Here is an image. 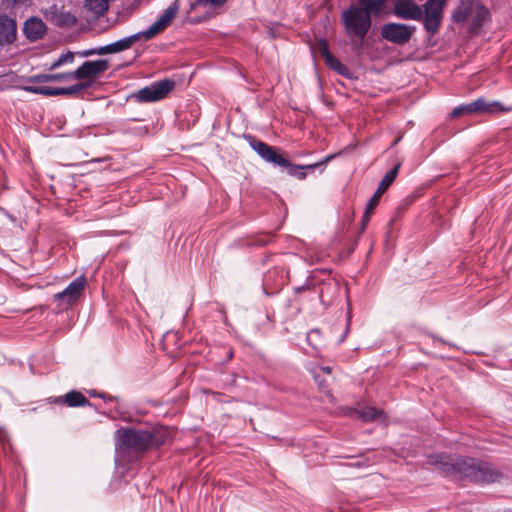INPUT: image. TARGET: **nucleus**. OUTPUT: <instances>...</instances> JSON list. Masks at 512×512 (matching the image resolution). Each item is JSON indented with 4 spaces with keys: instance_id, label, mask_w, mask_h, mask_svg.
Listing matches in <instances>:
<instances>
[{
    "instance_id": "4468645a",
    "label": "nucleus",
    "mask_w": 512,
    "mask_h": 512,
    "mask_svg": "<svg viewBox=\"0 0 512 512\" xmlns=\"http://www.w3.org/2000/svg\"><path fill=\"white\" fill-rule=\"evenodd\" d=\"M179 10V4L177 0H175L170 6H168L163 14L159 17L157 21H155L149 28L148 34L157 35L164 31L174 20Z\"/></svg>"
},
{
    "instance_id": "dca6fc26",
    "label": "nucleus",
    "mask_w": 512,
    "mask_h": 512,
    "mask_svg": "<svg viewBox=\"0 0 512 512\" xmlns=\"http://www.w3.org/2000/svg\"><path fill=\"white\" fill-rule=\"evenodd\" d=\"M53 403L65 404L73 408L91 406L90 401L81 392L76 390H71L64 396L54 398Z\"/></svg>"
},
{
    "instance_id": "58836bf2",
    "label": "nucleus",
    "mask_w": 512,
    "mask_h": 512,
    "mask_svg": "<svg viewBox=\"0 0 512 512\" xmlns=\"http://www.w3.org/2000/svg\"><path fill=\"white\" fill-rule=\"evenodd\" d=\"M0 445L3 447L4 451L6 450V445H9V436L3 429H0Z\"/></svg>"
},
{
    "instance_id": "2eb2a0df",
    "label": "nucleus",
    "mask_w": 512,
    "mask_h": 512,
    "mask_svg": "<svg viewBox=\"0 0 512 512\" xmlns=\"http://www.w3.org/2000/svg\"><path fill=\"white\" fill-rule=\"evenodd\" d=\"M400 163H397L392 167L382 178L377 190L372 195V197L369 199V208H375L382 196V194L392 185V183L395 181L399 170H400Z\"/></svg>"
},
{
    "instance_id": "4be33fe9",
    "label": "nucleus",
    "mask_w": 512,
    "mask_h": 512,
    "mask_svg": "<svg viewBox=\"0 0 512 512\" xmlns=\"http://www.w3.org/2000/svg\"><path fill=\"white\" fill-rule=\"evenodd\" d=\"M325 64L330 69H332L334 72H336L337 74H339L347 79L353 78V73L351 72V70L347 66H345L342 62H340L336 57H334V56L330 57L325 62Z\"/></svg>"
},
{
    "instance_id": "37998d69",
    "label": "nucleus",
    "mask_w": 512,
    "mask_h": 512,
    "mask_svg": "<svg viewBox=\"0 0 512 512\" xmlns=\"http://www.w3.org/2000/svg\"><path fill=\"white\" fill-rule=\"evenodd\" d=\"M92 396L93 397H99V398H102L104 400H109V401H112V400L116 399V397H112V396L107 398L104 393H95L94 392V393H92Z\"/></svg>"
},
{
    "instance_id": "39448f33",
    "label": "nucleus",
    "mask_w": 512,
    "mask_h": 512,
    "mask_svg": "<svg viewBox=\"0 0 512 512\" xmlns=\"http://www.w3.org/2000/svg\"><path fill=\"white\" fill-rule=\"evenodd\" d=\"M175 88V81L165 78L151 83L133 93L131 97L135 98L138 102H156L164 99Z\"/></svg>"
},
{
    "instance_id": "a211bd4d",
    "label": "nucleus",
    "mask_w": 512,
    "mask_h": 512,
    "mask_svg": "<svg viewBox=\"0 0 512 512\" xmlns=\"http://www.w3.org/2000/svg\"><path fill=\"white\" fill-rule=\"evenodd\" d=\"M91 85H92V81L89 80V81H80L70 87H49L48 96L76 95L80 91L90 88Z\"/></svg>"
},
{
    "instance_id": "20e7f679",
    "label": "nucleus",
    "mask_w": 512,
    "mask_h": 512,
    "mask_svg": "<svg viewBox=\"0 0 512 512\" xmlns=\"http://www.w3.org/2000/svg\"><path fill=\"white\" fill-rule=\"evenodd\" d=\"M510 111H512V105L504 106L499 101L488 102L484 98L480 97L470 103L462 104L458 107H455L452 110L450 116L452 118H456L463 114H483V113L494 114V113L510 112Z\"/></svg>"
},
{
    "instance_id": "9d476101",
    "label": "nucleus",
    "mask_w": 512,
    "mask_h": 512,
    "mask_svg": "<svg viewBox=\"0 0 512 512\" xmlns=\"http://www.w3.org/2000/svg\"><path fill=\"white\" fill-rule=\"evenodd\" d=\"M86 284L85 276L81 275L69 283V285L59 293L54 295L55 300H63L66 304H72L82 294Z\"/></svg>"
},
{
    "instance_id": "4c0bfd02",
    "label": "nucleus",
    "mask_w": 512,
    "mask_h": 512,
    "mask_svg": "<svg viewBox=\"0 0 512 512\" xmlns=\"http://www.w3.org/2000/svg\"><path fill=\"white\" fill-rule=\"evenodd\" d=\"M235 381H236L235 373L226 375L225 378L221 379L222 387L226 388L227 386H232V385H234Z\"/></svg>"
},
{
    "instance_id": "f8f14e48",
    "label": "nucleus",
    "mask_w": 512,
    "mask_h": 512,
    "mask_svg": "<svg viewBox=\"0 0 512 512\" xmlns=\"http://www.w3.org/2000/svg\"><path fill=\"white\" fill-rule=\"evenodd\" d=\"M17 40V23L6 14L0 15V47L10 46Z\"/></svg>"
},
{
    "instance_id": "ea45409f",
    "label": "nucleus",
    "mask_w": 512,
    "mask_h": 512,
    "mask_svg": "<svg viewBox=\"0 0 512 512\" xmlns=\"http://www.w3.org/2000/svg\"><path fill=\"white\" fill-rule=\"evenodd\" d=\"M110 44H107L105 46L96 47L94 48L95 55H105V54H111L110 50Z\"/></svg>"
},
{
    "instance_id": "412c9836",
    "label": "nucleus",
    "mask_w": 512,
    "mask_h": 512,
    "mask_svg": "<svg viewBox=\"0 0 512 512\" xmlns=\"http://www.w3.org/2000/svg\"><path fill=\"white\" fill-rule=\"evenodd\" d=\"M325 64L330 69H332L334 72H336L337 74H339L347 79L353 78V73L351 72V70L347 66H345L342 62H340L336 57H334V56L330 57L325 62Z\"/></svg>"
},
{
    "instance_id": "f3484780",
    "label": "nucleus",
    "mask_w": 512,
    "mask_h": 512,
    "mask_svg": "<svg viewBox=\"0 0 512 512\" xmlns=\"http://www.w3.org/2000/svg\"><path fill=\"white\" fill-rule=\"evenodd\" d=\"M479 2L475 0H460L458 6L452 13V19L456 23H464L472 16L474 9Z\"/></svg>"
},
{
    "instance_id": "e433bc0d",
    "label": "nucleus",
    "mask_w": 512,
    "mask_h": 512,
    "mask_svg": "<svg viewBox=\"0 0 512 512\" xmlns=\"http://www.w3.org/2000/svg\"><path fill=\"white\" fill-rule=\"evenodd\" d=\"M313 288H314V286H313L312 282L309 279H307L303 285L294 287L293 290H294L295 294H300L305 291H310Z\"/></svg>"
},
{
    "instance_id": "c756f323",
    "label": "nucleus",
    "mask_w": 512,
    "mask_h": 512,
    "mask_svg": "<svg viewBox=\"0 0 512 512\" xmlns=\"http://www.w3.org/2000/svg\"><path fill=\"white\" fill-rule=\"evenodd\" d=\"M334 158V155H327L325 158H323L321 161L319 162H316V163H313V164H308V165H302L303 167V171H313L315 168L317 167H322V170L325 168V166L327 165V163Z\"/></svg>"
},
{
    "instance_id": "6e6552de",
    "label": "nucleus",
    "mask_w": 512,
    "mask_h": 512,
    "mask_svg": "<svg viewBox=\"0 0 512 512\" xmlns=\"http://www.w3.org/2000/svg\"><path fill=\"white\" fill-rule=\"evenodd\" d=\"M415 31L416 27L414 25L388 22L381 26L380 35L384 40L390 43L405 45L411 40Z\"/></svg>"
},
{
    "instance_id": "473e14b6",
    "label": "nucleus",
    "mask_w": 512,
    "mask_h": 512,
    "mask_svg": "<svg viewBox=\"0 0 512 512\" xmlns=\"http://www.w3.org/2000/svg\"><path fill=\"white\" fill-rule=\"evenodd\" d=\"M110 48L112 53H119L129 49L125 37L113 43H110Z\"/></svg>"
},
{
    "instance_id": "c03bdc74",
    "label": "nucleus",
    "mask_w": 512,
    "mask_h": 512,
    "mask_svg": "<svg viewBox=\"0 0 512 512\" xmlns=\"http://www.w3.org/2000/svg\"><path fill=\"white\" fill-rule=\"evenodd\" d=\"M209 394L217 401L220 400L222 394L220 392L210 391Z\"/></svg>"
},
{
    "instance_id": "a878e982",
    "label": "nucleus",
    "mask_w": 512,
    "mask_h": 512,
    "mask_svg": "<svg viewBox=\"0 0 512 512\" xmlns=\"http://www.w3.org/2000/svg\"><path fill=\"white\" fill-rule=\"evenodd\" d=\"M77 23V18L69 12L58 15L57 25L60 27H70Z\"/></svg>"
},
{
    "instance_id": "f704fd0d",
    "label": "nucleus",
    "mask_w": 512,
    "mask_h": 512,
    "mask_svg": "<svg viewBox=\"0 0 512 512\" xmlns=\"http://www.w3.org/2000/svg\"><path fill=\"white\" fill-rule=\"evenodd\" d=\"M375 208H369V203H367L365 212L361 218V230L364 231L368 222L370 221L371 215Z\"/></svg>"
},
{
    "instance_id": "2f4dec72",
    "label": "nucleus",
    "mask_w": 512,
    "mask_h": 512,
    "mask_svg": "<svg viewBox=\"0 0 512 512\" xmlns=\"http://www.w3.org/2000/svg\"><path fill=\"white\" fill-rule=\"evenodd\" d=\"M73 79H75L74 71L50 74V82H59V81L73 80Z\"/></svg>"
},
{
    "instance_id": "f257e3e1",
    "label": "nucleus",
    "mask_w": 512,
    "mask_h": 512,
    "mask_svg": "<svg viewBox=\"0 0 512 512\" xmlns=\"http://www.w3.org/2000/svg\"><path fill=\"white\" fill-rule=\"evenodd\" d=\"M427 462L443 477L477 485H492L505 477L496 464L466 455L437 452L429 454Z\"/></svg>"
},
{
    "instance_id": "a18cd8bd",
    "label": "nucleus",
    "mask_w": 512,
    "mask_h": 512,
    "mask_svg": "<svg viewBox=\"0 0 512 512\" xmlns=\"http://www.w3.org/2000/svg\"><path fill=\"white\" fill-rule=\"evenodd\" d=\"M348 332H349V324H347L344 333L342 334L341 338L339 339V343H342L345 340Z\"/></svg>"
},
{
    "instance_id": "de8ad7c7",
    "label": "nucleus",
    "mask_w": 512,
    "mask_h": 512,
    "mask_svg": "<svg viewBox=\"0 0 512 512\" xmlns=\"http://www.w3.org/2000/svg\"><path fill=\"white\" fill-rule=\"evenodd\" d=\"M322 370L326 373H330L331 372V368L330 367H322Z\"/></svg>"
},
{
    "instance_id": "c9c22d12",
    "label": "nucleus",
    "mask_w": 512,
    "mask_h": 512,
    "mask_svg": "<svg viewBox=\"0 0 512 512\" xmlns=\"http://www.w3.org/2000/svg\"><path fill=\"white\" fill-rule=\"evenodd\" d=\"M227 0H195V5L206 6L212 5L214 7L222 6Z\"/></svg>"
},
{
    "instance_id": "393cba45",
    "label": "nucleus",
    "mask_w": 512,
    "mask_h": 512,
    "mask_svg": "<svg viewBox=\"0 0 512 512\" xmlns=\"http://www.w3.org/2000/svg\"><path fill=\"white\" fill-rule=\"evenodd\" d=\"M75 54L71 51H67L66 53L61 54L56 61H54L50 66L49 70H55L60 66L66 63H72L74 61Z\"/></svg>"
},
{
    "instance_id": "09e8293b",
    "label": "nucleus",
    "mask_w": 512,
    "mask_h": 512,
    "mask_svg": "<svg viewBox=\"0 0 512 512\" xmlns=\"http://www.w3.org/2000/svg\"><path fill=\"white\" fill-rule=\"evenodd\" d=\"M232 357H233V351L229 350L228 351V360L232 359Z\"/></svg>"
},
{
    "instance_id": "f03ea898",
    "label": "nucleus",
    "mask_w": 512,
    "mask_h": 512,
    "mask_svg": "<svg viewBox=\"0 0 512 512\" xmlns=\"http://www.w3.org/2000/svg\"><path fill=\"white\" fill-rule=\"evenodd\" d=\"M169 436V430L164 427H121L114 434L115 450L121 457L142 455L150 449L164 445Z\"/></svg>"
},
{
    "instance_id": "a19ab883",
    "label": "nucleus",
    "mask_w": 512,
    "mask_h": 512,
    "mask_svg": "<svg viewBox=\"0 0 512 512\" xmlns=\"http://www.w3.org/2000/svg\"><path fill=\"white\" fill-rule=\"evenodd\" d=\"M349 466L357 467V468L364 467V466L367 467V466H369V461L367 459H365L363 461H356V462L350 463Z\"/></svg>"
},
{
    "instance_id": "aec40b11",
    "label": "nucleus",
    "mask_w": 512,
    "mask_h": 512,
    "mask_svg": "<svg viewBox=\"0 0 512 512\" xmlns=\"http://www.w3.org/2000/svg\"><path fill=\"white\" fill-rule=\"evenodd\" d=\"M108 0H85V8L89 10L93 17L103 16L108 10Z\"/></svg>"
},
{
    "instance_id": "6ab92c4d",
    "label": "nucleus",
    "mask_w": 512,
    "mask_h": 512,
    "mask_svg": "<svg viewBox=\"0 0 512 512\" xmlns=\"http://www.w3.org/2000/svg\"><path fill=\"white\" fill-rule=\"evenodd\" d=\"M471 18L472 21L470 26V32L478 33L479 30L490 18L489 10L484 5L478 3V5L473 11Z\"/></svg>"
},
{
    "instance_id": "b1692460",
    "label": "nucleus",
    "mask_w": 512,
    "mask_h": 512,
    "mask_svg": "<svg viewBox=\"0 0 512 512\" xmlns=\"http://www.w3.org/2000/svg\"><path fill=\"white\" fill-rule=\"evenodd\" d=\"M280 167L284 168L288 175L295 177L299 180H304L307 176V172L303 171L302 165L292 164L288 159L287 165H281Z\"/></svg>"
},
{
    "instance_id": "8fccbe9b",
    "label": "nucleus",
    "mask_w": 512,
    "mask_h": 512,
    "mask_svg": "<svg viewBox=\"0 0 512 512\" xmlns=\"http://www.w3.org/2000/svg\"><path fill=\"white\" fill-rule=\"evenodd\" d=\"M435 339H436V340H438V341H440V342H442V343H445V342L443 341V339H440V338H435Z\"/></svg>"
},
{
    "instance_id": "7ed1b4c3",
    "label": "nucleus",
    "mask_w": 512,
    "mask_h": 512,
    "mask_svg": "<svg viewBox=\"0 0 512 512\" xmlns=\"http://www.w3.org/2000/svg\"><path fill=\"white\" fill-rule=\"evenodd\" d=\"M386 0H358V5L351 4L341 12V22L350 38L361 42L372 26L371 15H378L384 9Z\"/></svg>"
},
{
    "instance_id": "bb28decb",
    "label": "nucleus",
    "mask_w": 512,
    "mask_h": 512,
    "mask_svg": "<svg viewBox=\"0 0 512 512\" xmlns=\"http://www.w3.org/2000/svg\"><path fill=\"white\" fill-rule=\"evenodd\" d=\"M381 415H382V411H380L374 407H367L360 412V417L365 421L376 420V419L380 418Z\"/></svg>"
},
{
    "instance_id": "7c9ffc66",
    "label": "nucleus",
    "mask_w": 512,
    "mask_h": 512,
    "mask_svg": "<svg viewBox=\"0 0 512 512\" xmlns=\"http://www.w3.org/2000/svg\"><path fill=\"white\" fill-rule=\"evenodd\" d=\"M318 50L321 54L322 58L324 59V62H326L330 57L333 56V54L329 50L328 43L325 39H321L318 42Z\"/></svg>"
},
{
    "instance_id": "9b49d317",
    "label": "nucleus",
    "mask_w": 512,
    "mask_h": 512,
    "mask_svg": "<svg viewBox=\"0 0 512 512\" xmlns=\"http://www.w3.org/2000/svg\"><path fill=\"white\" fill-rule=\"evenodd\" d=\"M23 33L29 42H36L46 35L47 25L41 18L31 16L24 22Z\"/></svg>"
},
{
    "instance_id": "ddd939ff",
    "label": "nucleus",
    "mask_w": 512,
    "mask_h": 512,
    "mask_svg": "<svg viewBox=\"0 0 512 512\" xmlns=\"http://www.w3.org/2000/svg\"><path fill=\"white\" fill-rule=\"evenodd\" d=\"M394 14L400 19L420 21L422 8L412 1L402 0L394 5Z\"/></svg>"
},
{
    "instance_id": "c85d7f7f",
    "label": "nucleus",
    "mask_w": 512,
    "mask_h": 512,
    "mask_svg": "<svg viewBox=\"0 0 512 512\" xmlns=\"http://www.w3.org/2000/svg\"><path fill=\"white\" fill-rule=\"evenodd\" d=\"M21 89L29 93L48 96L49 86L25 85Z\"/></svg>"
},
{
    "instance_id": "0eeeda50",
    "label": "nucleus",
    "mask_w": 512,
    "mask_h": 512,
    "mask_svg": "<svg viewBox=\"0 0 512 512\" xmlns=\"http://www.w3.org/2000/svg\"><path fill=\"white\" fill-rule=\"evenodd\" d=\"M447 0H428L423 5L422 21L424 29L431 35L438 33L443 20V9Z\"/></svg>"
},
{
    "instance_id": "72a5a7b5",
    "label": "nucleus",
    "mask_w": 512,
    "mask_h": 512,
    "mask_svg": "<svg viewBox=\"0 0 512 512\" xmlns=\"http://www.w3.org/2000/svg\"><path fill=\"white\" fill-rule=\"evenodd\" d=\"M27 83H46L50 82V74H36L31 75L25 79Z\"/></svg>"
},
{
    "instance_id": "79ce46f5",
    "label": "nucleus",
    "mask_w": 512,
    "mask_h": 512,
    "mask_svg": "<svg viewBox=\"0 0 512 512\" xmlns=\"http://www.w3.org/2000/svg\"><path fill=\"white\" fill-rule=\"evenodd\" d=\"M80 56L82 57H88V56H92V55H95V52H94V48H91V49H88V50H84L82 52H79L78 53Z\"/></svg>"
},
{
    "instance_id": "cd10ccee",
    "label": "nucleus",
    "mask_w": 512,
    "mask_h": 512,
    "mask_svg": "<svg viewBox=\"0 0 512 512\" xmlns=\"http://www.w3.org/2000/svg\"><path fill=\"white\" fill-rule=\"evenodd\" d=\"M155 35L148 34V29L144 31H139L137 33H134L128 37H125L128 47L130 48L136 41L140 40L141 38H144L145 40H150L154 38Z\"/></svg>"
},
{
    "instance_id": "5701e85b",
    "label": "nucleus",
    "mask_w": 512,
    "mask_h": 512,
    "mask_svg": "<svg viewBox=\"0 0 512 512\" xmlns=\"http://www.w3.org/2000/svg\"><path fill=\"white\" fill-rule=\"evenodd\" d=\"M325 64L330 69H332L334 72H336L337 74H339L347 79L353 78V73L351 72V70L347 66H345L342 62H340L336 57H334V56L330 57L325 62Z\"/></svg>"
},
{
    "instance_id": "49530a36",
    "label": "nucleus",
    "mask_w": 512,
    "mask_h": 512,
    "mask_svg": "<svg viewBox=\"0 0 512 512\" xmlns=\"http://www.w3.org/2000/svg\"><path fill=\"white\" fill-rule=\"evenodd\" d=\"M267 281H268V275H265L264 276V279H263V287L265 288L266 284H267Z\"/></svg>"
},
{
    "instance_id": "1a4fd4ad",
    "label": "nucleus",
    "mask_w": 512,
    "mask_h": 512,
    "mask_svg": "<svg viewBox=\"0 0 512 512\" xmlns=\"http://www.w3.org/2000/svg\"><path fill=\"white\" fill-rule=\"evenodd\" d=\"M109 68L107 59H97L93 61H85L81 66L74 70V77L78 80L87 78H96L106 72Z\"/></svg>"
},
{
    "instance_id": "423d86ee",
    "label": "nucleus",
    "mask_w": 512,
    "mask_h": 512,
    "mask_svg": "<svg viewBox=\"0 0 512 512\" xmlns=\"http://www.w3.org/2000/svg\"><path fill=\"white\" fill-rule=\"evenodd\" d=\"M244 137L250 148L255 151L263 161L279 167L281 165H287V158L282 153L281 148L270 146L259 140L256 136L250 134L245 135Z\"/></svg>"
}]
</instances>
